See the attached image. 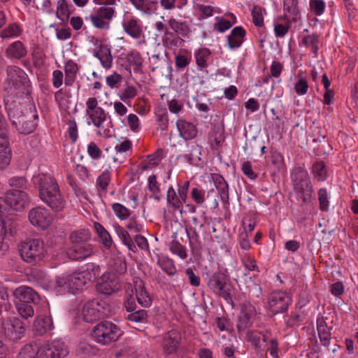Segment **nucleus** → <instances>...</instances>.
<instances>
[{
	"label": "nucleus",
	"instance_id": "19",
	"mask_svg": "<svg viewBox=\"0 0 358 358\" xmlns=\"http://www.w3.org/2000/svg\"><path fill=\"white\" fill-rule=\"evenodd\" d=\"M94 254V248L90 243L73 245L66 250V256L73 261H83Z\"/></svg>",
	"mask_w": 358,
	"mask_h": 358
},
{
	"label": "nucleus",
	"instance_id": "64",
	"mask_svg": "<svg viewBox=\"0 0 358 358\" xmlns=\"http://www.w3.org/2000/svg\"><path fill=\"white\" fill-rule=\"evenodd\" d=\"M204 195L205 192L202 189H199L196 187L192 189V198L197 204H202L204 202Z\"/></svg>",
	"mask_w": 358,
	"mask_h": 358
},
{
	"label": "nucleus",
	"instance_id": "23",
	"mask_svg": "<svg viewBox=\"0 0 358 358\" xmlns=\"http://www.w3.org/2000/svg\"><path fill=\"white\" fill-rule=\"evenodd\" d=\"M271 336L269 331H248L246 333V341L251 343L254 349L259 351L262 348L261 340L263 342H267Z\"/></svg>",
	"mask_w": 358,
	"mask_h": 358
},
{
	"label": "nucleus",
	"instance_id": "5",
	"mask_svg": "<svg viewBox=\"0 0 358 358\" xmlns=\"http://www.w3.org/2000/svg\"><path fill=\"white\" fill-rule=\"evenodd\" d=\"M123 334V331L110 321L98 323L92 330V338L98 343L108 345L117 341Z\"/></svg>",
	"mask_w": 358,
	"mask_h": 358
},
{
	"label": "nucleus",
	"instance_id": "46",
	"mask_svg": "<svg viewBox=\"0 0 358 358\" xmlns=\"http://www.w3.org/2000/svg\"><path fill=\"white\" fill-rule=\"evenodd\" d=\"M20 33L21 29L19 25L16 23H13L3 29L0 33V36L1 38H10L18 36L20 35Z\"/></svg>",
	"mask_w": 358,
	"mask_h": 358
},
{
	"label": "nucleus",
	"instance_id": "1",
	"mask_svg": "<svg viewBox=\"0 0 358 358\" xmlns=\"http://www.w3.org/2000/svg\"><path fill=\"white\" fill-rule=\"evenodd\" d=\"M6 109L12 124L20 133L28 134L34 131L37 126L38 114L33 103L12 101L6 103Z\"/></svg>",
	"mask_w": 358,
	"mask_h": 358
},
{
	"label": "nucleus",
	"instance_id": "53",
	"mask_svg": "<svg viewBox=\"0 0 358 358\" xmlns=\"http://www.w3.org/2000/svg\"><path fill=\"white\" fill-rule=\"evenodd\" d=\"M251 14L255 25L259 27H262L264 25L262 8L258 6H255L252 10Z\"/></svg>",
	"mask_w": 358,
	"mask_h": 358
},
{
	"label": "nucleus",
	"instance_id": "10",
	"mask_svg": "<svg viewBox=\"0 0 358 358\" xmlns=\"http://www.w3.org/2000/svg\"><path fill=\"white\" fill-rule=\"evenodd\" d=\"M121 284L117 275L113 272H106L98 279L96 284V291L103 294L110 295L118 292Z\"/></svg>",
	"mask_w": 358,
	"mask_h": 358
},
{
	"label": "nucleus",
	"instance_id": "35",
	"mask_svg": "<svg viewBox=\"0 0 358 358\" xmlns=\"http://www.w3.org/2000/svg\"><path fill=\"white\" fill-rule=\"evenodd\" d=\"M127 318L136 325L147 324L148 322V311L144 309L134 310L128 315Z\"/></svg>",
	"mask_w": 358,
	"mask_h": 358
},
{
	"label": "nucleus",
	"instance_id": "9",
	"mask_svg": "<svg viewBox=\"0 0 358 358\" xmlns=\"http://www.w3.org/2000/svg\"><path fill=\"white\" fill-rule=\"evenodd\" d=\"M108 304L102 300L92 299L86 302L83 308V320L87 322H93L105 317Z\"/></svg>",
	"mask_w": 358,
	"mask_h": 358
},
{
	"label": "nucleus",
	"instance_id": "51",
	"mask_svg": "<svg viewBox=\"0 0 358 358\" xmlns=\"http://www.w3.org/2000/svg\"><path fill=\"white\" fill-rule=\"evenodd\" d=\"M110 180V173L109 171H106L98 177L96 180V185L102 192H106Z\"/></svg>",
	"mask_w": 358,
	"mask_h": 358
},
{
	"label": "nucleus",
	"instance_id": "59",
	"mask_svg": "<svg viewBox=\"0 0 358 358\" xmlns=\"http://www.w3.org/2000/svg\"><path fill=\"white\" fill-rule=\"evenodd\" d=\"M241 169L243 174L251 180H255L258 176V175L252 171L251 162L249 161L243 163Z\"/></svg>",
	"mask_w": 358,
	"mask_h": 358
},
{
	"label": "nucleus",
	"instance_id": "18",
	"mask_svg": "<svg viewBox=\"0 0 358 358\" xmlns=\"http://www.w3.org/2000/svg\"><path fill=\"white\" fill-rule=\"evenodd\" d=\"M237 283L240 289L243 291V293L252 300L260 297L262 294V287L252 277L245 275L244 277L237 281Z\"/></svg>",
	"mask_w": 358,
	"mask_h": 358
},
{
	"label": "nucleus",
	"instance_id": "54",
	"mask_svg": "<svg viewBox=\"0 0 358 358\" xmlns=\"http://www.w3.org/2000/svg\"><path fill=\"white\" fill-rule=\"evenodd\" d=\"M170 250L173 254L178 255L182 259H185L187 257L185 247L178 241H173L171 242Z\"/></svg>",
	"mask_w": 358,
	"mask_h": 358
},
{
	"label": "nucleus",
	"instance_id": "39",
	"mask_svg": "<svg viewBox=\"0 0 358 358\" xmlns=\"http://www.w3.org/2000/svg\"><path fill=\"white\" fill-rule=\"evenodd\" d=\"M14 223L10 219H2L0 217V249L6 234L13 233Z\"/></svg>",
	"mask_w": 358,
	"mask_h": 358
},
{
	"label": "nucleus",
	"instance_id": "37",
	"mask_svg": "<svg viewBox=\"0 0 358 358\" xmlns=\"http://www.w3.org/2000/svg\"><path fill=\"white\" fill-rule=\"evenodd\" d=\"M94 227L104 247L109 248L112 245V238L108 231L102 224L96 222L94 223Z\"/></svg>",
	"mask_w": 358,
	"mask_h": 358
},
{
	"label": "nucleus",
	"instance_id": "24",
	"mask_svg": "<svg viewBox=\"0 0 358 358\" xmlns=\"http://www.w3.org/2000/svg\"><path fill=\"white\" fill-rule=\"evenodd\" d=\"M180 136L185 141L192 140L197 135V129L194 124L184 120H178L176 123Z\"/></svg>",
	"mask_w": 358,
	"mask_h": 358
},
{
	"label": "nucleus",
	"instance_id": "58",
	"mask_svg": "<svg viewBox=\"0 0 358 358\" xmlns=\"http://www.w3.org/2000/svg\"><path fill=\"white\" fill-rule=\"evenodd\" d=\"M91 20L96 28L103 29H108L109 28V22L99 17L97 14L91 15Z\"/></svg>",
	"mask_w": 358,
	"mask_h": 358
},
{
	"label": "nucleus",
	"instance_id": "61",
	"mask_svg": "<svg viewBox=\"0 0 358 358\" xmlns=\"http://www.w3.org/2000/svg\"><path fill=\"white\" fill-rule=\"evenodd\" d=\"M114 9L113 8H110V7H101L98 9L97 10V15L109 21L110 20L112 19L113 15H114Z\"/></svg>",
	"mask_w": 358,
	"mask_h": 358
},
{
	"label": "nucleus",
	"instance_id": "49",
	"mask_svg": "<svg viewBox=\"0 0 358 358\" xmlns=\"http://www.w3.org/2000/svg\"><path fill=\"white\" fill-rule=\"evenodd\" d=\"M112 208L115 215L122 220H127L131 215L130 210L119 203H113Z\"/></svg>",
	"mask_w": 358,
	"mask_h": 358
},
{
	"label": "nucleus",
	"instance_id": "41",
	"mask_svg": "<svg viewBox=\"0 0 358 358\" xmlns=\"http://www.w3.org/2000/svg\"><path fill=\"white\" fill-rule=\"evenodd\" d=\"M157 264L169 275H173L176 272L174 262L171 259L166 257L159 258Z\"/></svg>",
	"mask_w": 358,
	"mask_h": 358
},
{
	"label": "nucleus",
	"instance_id": "4",
	"mask_svg": "<svg viewBox=\"0 0 358 358\" xmlns=\"http://www.w3.org/2000/svg\"><path fill=\"white\" fill-rule=\"evenodd\" d=\"M208 288L227 301H231L230 279L226 271L219 270L208 275L206 279Z\"/></svg>",
	"mask_w": 358,
	"mask_h": 358
},
{
	"label": "nucleus",
	"instance_id": "47",
	"mask_svg": "<svg viewBox=\"0 0 358 358\" xmlns=\"http://www.w3.org/2000/svg\"><path fill=\"white\" fill-rule=\"evenodd\" d=\"M18 313L25 319L34 316V310L31 303H17Z\"/></svg>",
	"mask_w": 358,
	"mask_h": 358
},
{
	"label": "nucleus",
	"instance_id": "36",
	"mask_svg": "<svg viewBox=\"0 0 358 358\" xmlns=\"http://www.w3.org/2000/svg\"><path fill=\"white\" fill-rule=\"evenodd\" d=\"M115 229L119 238L129 250L134 251L136 246L128 231L119 224L115 226Z\"/></svg>",
	"mask_w": 358,
	"mask_h": 358
},
{
	"label": "nucleus",
	"instance_id": "32",
	"mask_svg": "<svg viewBox=\"0 0 358 358\" xmlns=\"http://www.w3.org/2000/svg\"><path fill=\"white\" fill-rule=\"evenodd\" d=\"M11 159V150L9 147V142L3 140L0 141V169H5L8 166Z\"/></svg>",
	"mask_w": 358,
	"mask_h": 358
},
{
	"label": "nucleus",
	"instance_id": "44",
	"mask_svg": "<svg viewBox=\"0 0 358 358\" xmlns=\"http://www.w3.org/2000/svg\"><path fill=\"white\" fill-rule=\"evenodd\" d=\"M167 201L171 204L175 210L182 212V201L178 198L172 187H169L167 191Z\"/></svg>",
	"mask_w": 358,
	"mask_h": 358
},
{
	"label": "nucleus",
	"instance_id": "26",
	"mask_svg": "<svg viewBox=\"0 0 358 358\" xmlns=\"http://www.w3.org/2000/svg\"><path fill=\"white\" fill-rule=\"evenodd\" d=\"M34 330L38 335H43L53 329V322L50 316H41L34 322Z\"/></svg>",
	"mask_w": 358,
	"mask_h": 358
},
{
	"label": "nucleus",
	"instance_id": "27",
	"mask_svg": "<svg viewBox=\"0 0 358 358\" xmlns=\"http://www.w3.org/2000/svg\"><path fill=\"white\" fill-rule=\"evenodd\" d=\"M245 36V31L242 27H234L227 37L229 47L232 49L240 47Z\"/></svg>",
	"mask_w": 358,
	"mask_h": 358
},
{
	"label": "nucleus",
	"instance_id": "29",
	"mask_svg": "<svg viewBox=\"0 0 358 358\" xmlns=\"http://www.w3.org/2000/svg\"><path fill=\"white\" fill-rule=\"evenodd\" d=\"M91 238V233L89 230L81 229L72 231L69 235L71 245L86 244Z\"/></svg>",
	"mask_w": 358,
	"mask_h": 358
},
{
	"label": "nucleus",
	"instance_id": "2",
	"mask_svg": "<svg viewBox=\"0 0 358 358\" xmlns=\"http://www.w3.org/2000/svg\"><path fill=\"white\" fill-rule=\"evenodd\" d=\"M34 183L38 187L41 199L53 211L61 212L64 209L66 201L54 177L39 173L34 178Z\"/></svg>",
	"mask_w": 358,
	"mask_h": 358
},
{
	"label": "nucleus",
	"instance_id": "30",
	"mask_svg": "<svg viewBox=\"0 0 358 358\" xmlns=\"http://www.w3.org/2000/svg\"><path fill=\"white\" fill-rule=\"evenodd\" d=\"M6 53L8 57L21 59L27 55V49L21 41H17L7 48Z\"/></svg>",
	"mask_w": 358,
	"mask_h": 358
},
{
	"label": "nucleus",
	"instance_id": "40",
	"mask_svg": "<svg viewBox=\"0 0 358 358\" xmlns=\"http://www.w3.org/2000/svg\"><path fill=\"white\" fill-rule=\"evenodd\" d=\"M170 27L178 34L183 36L187 35L189 29L186 22H178L176 19L171 18L169 20Z\"/></svg>",
	"mask_w": 358,
	"mask_h": 358
},
{
	"label": "nucleus",
	"instance_id": "62",
	"mask_svg": "<svg viewBox=\"0 0 358 358\" xmlns=\"http://www.w3.org/2000/svg\"><path fill=\"white\" fill-rule=\"evenodd\" d=\"M87 152L89 155L94 159L100 158L101 155V150L94 142H91L87 146Z\"/></svg>",
	"mask_w": 358,
	"mask_h": 358
},
{
	"label": "nucleus",
	"instance_id": "7",
	"mask_svg": "<svg viewBox=\"0 0 358 358\" xmlns=\"http://www.w3.org/2000/svg\"><path fill=\"white\" fill-rule=\"evenodd\" d=\"M292 178L294 189L298 196L303 203L310 201L313 189L307 171L301 167L295 168Z\"/></svg>",
	"mask_w": 358,
	"mask_h": 358
},
{
	"label": "nucleus",
	"instance_id": "56",
	"mask_svg": "<svg viewBox=\"0 0 358 358\" xmlns=\"http://www.w3.org/2000/svg\"><path fill=\"white\" fill-rule=\"evenodd\" d=\"M310 6L316 15H320L324 10L325 3L322 0H310Z\"/></svg>",
	"mask_w": 358,
	"mask_h": 358
},
{
	"label": "nucleus",
	"instance_id": "60",
	"mask_svg": "<svg viewBox=\"0 0 358 358\" xmlns=\"http://www.w3.org/2000/svg\"><path fill=\"white\" fill-rule=\"evenodd\" d=\"M308 88V82L303 78L299 79L294 86L295 92L299 95L305 94Z\"/></svg>",
	"mask_w": 358,
	"mask_h": 358
},
{
	"label": "nucleus",
	"instance_id": "48",
	"mask_svg": "<svg viewBox=\"0 0 358 358\" xmlns=\"http://www.w3.org/2000/svg\"><path fill=\"white\" fill-rule=\"evenodd\" d=\"M313 172L315 178L318 181H323L326 179L327 171L324 163L323 162H318L313 164Z\"/></svg>",
	"mask_w": 358,
	"mask_h": 358
},
{
	"label": "nucleus",
	"instance_id": "52",
	"mask_svg": "<svg viewBox=\"0 0 358 358\" xmlns=\"http://www.w3.org/2000/svg\"><path fill=\"white\" fill-rule=\"evenodd\" d=\"M133 289H131L129 292V289L127 290L126 299L124 303V306L127 312H133L136 310V297L134 296Z\"/></svg>",
	"mask_w": 358,
	"mask_h": 358
},
{
	"label": "nucleus",
	"instance_id": "15",
	"mask_svg": "<svg viewBox=\"0 0 358 358\" xmlns=\"http://www.w3.org/2000/svg\"><path fill=\"white\" fill-rule=\"evenodd\" d=\"M30 222L35 227L46 229L52 223L53 217L48 210L37 207L32 208L28 215Z\"/></svg>",
	"mask_w": 358,
	"mask_h": 358
},
{
	"label": "nucleus",
	"instance_id": "22",
	"mask_svg": "<svg viewBox=\"0 0 358 358\" xmlns=\"http://www.w3.org/2000/svg\"><path fill=\"white\" fill-rule=\"evenodd\" d=\"M136 298L139 304L143 307H148L152 303V299L145 288L144 282L138 278L134 279Z\"/></svg>",
	"mask_w": 358,
	"mask_h": 358
},
{
	"label": "nucleus",
	"instance_id": "42",
	"mask_svg": "<svg viewBox=\"0 0 358 358\" xmlns=\"http://www.w3.org/2000/svg\"><path fill=\"white\" fill-rule=\"evenodd\" d=\"M71 14L69 5L65 0H59L57 9V17L62 21L67 20Z\"/></svg>",
	"mask_w": 358,
	"mask_h": 358
},
{
	"label": "nucleus",
	"instance_id": "12",
	"mask_svg": "<svg viewBox=\"0 0 358 358\" xmlns=\"http://www.w3.org/2000/svg\"><path fill=\"white\" fill-rule=\"evenodd\" d=\"M292 299L289 295L282 291H275L268 297V308L273 314L284 313L287 310Z\"/></svg>",
	"mask_w": 358,
	"mask_h": 358
},
{
	"label": "nucleus",
	"instance_id": "33",
	"mask_svg": "<svg viewBox=\"0 0 358 358\" xmlns=\"http://www.w3.org/2000/svg\"><path fill=\"white\" fill-rule=\"evenodd\" d=\"M124 29L127 34L134 38H139L142 34V27L136 19H131L124 24Z\"/></svg>",
	"mask_w": 358,
	"mask_h": 358
},
{
	"label": "nucleus",
	"instance_id": "50",
	"mask_svg": "<svg viewBox=\"0 0 358 358\" xmlns=\"http://www.w3.org/2000/svg\"><path fill=\"white\" fill-rule=\"evenodd\" d=\"M210 55V51L208 48H202L196 55V62L200 68L207 66L206 60Z\"/></svg>",
	"mask_w": 358,
	"mask_h": 358
},
{
	"label": "nucleus",
	"instance_id": "11",
	"mask_svg": "<svg viewBox=\"0 0 358 358\" xmlns=\"http://www.w3.org/2000/svg\"><path fill=\"white\" fill-rule=\"evenodd\" d=\"M2 326L6 339L10 342L21 339L26 331L24 323L17 317L3 322Z\"/></svg>",
	"mask_w": 358,
	"mask_h": 358
},
{
	"label": "nucleus",
	"instance_id": "34",
	"mask_svg": "<svg viewBox=\"0 0 358 358\" xmlns=\"http://www.w3.org/2000/svg\"><path fill=\"white\" fill-rule=\"evenodd\" d=\"M209 141L213 149L217 148L224 141V129L214 127L209 136Z\"/></svg>",
	"mask_w": 358,
	"mask_h": 358
},
{
	"label": "nucleus",
	"instance_id": "55",
	"mask_svg": "<svg viewBox=\"0 0 358 358\" xmlns=\"http://www.w3.org/2000/svg\"><path fill=\"white\" fill-rule=\"evenodd\" d=\"M318 199L320 210L322 211H327L329 208V200L326 189L322 188L319 189Z\"/></svg>",
	"mask_w": 358,
	"mask_h": 358
},
{
	"label": "nucleus",
	"instance_id": "45",
	"mask_svg": "<svg viewBox=\"0 0 358 358\" xmlns=\"http://www.w3.org/2000/svg\"><path fill=\"white\" fill-rule=\"evenodd\" d=\"M319 42V36L316 34H313L312 35H308L304 36L302 39V43L306 46H311L312 50L315 54V56L317 55L318 52V46L317 43Z\"/></svg>",
	"mask_w": 358,
	"mask_h": 358
},
{
	"label": "nucleus",
	"instance_id": "43",
	"mask_svg": "<svg viewBox=\"0 0 358 358\" xmlns=\"http://www.w3.org/2000/svg\"><path fill=\"white\" fill-rule=\"evenodd\" d=\"M8 185L14 189L25 191L28 187V181L25 177L23 176H14L8 180Z\"/></svg>",
	"mask_w": 358,
	"mask_h": 358
},
{
	"label": "nucleus",
	"instance_id": "16",
	"mask_svg": "<svg viewBox=\"0 0 358 358\" xmlns=\"http://www.w3.org/2000/svg\"><path fill=\"white\" fill-rule=\"evenodd\" d=\"M86 114L92 123L97 128H100L106 120L105 110L98 106V101L95 97H90L86 102Z\"/></svg>",
	"mask_w": 358,
	"mask_h": 358
},
{
	"label": "nucleus",
	"instance_id": "38",
	"mask_svg": "<svg viewBox=\"0 0 358 358\" xmlns=\"http://www.w3.org/2000/svg\"><path fill=\"white\" fill-rule=\"evenodd\" d=\"M127 60L130 65L134 66V70L136 72L141 71L143 59L138 52L131 51L128 53Z\"/></svg>",
	"mask_w": 358,
	"mask_h": 358
},
{
	"label": "nucleus",
	"instance_id": "20",
	"mask_svg": "<svg viewBox=\"0 0 358 358\" xmlns=\"http://www.w3.org/2000/svg\"><path fill=\"white\" fill-rule=\"evenodd\" d=\"M181 341V335L176 330H171L163 336L162 348L163 352L166 355H172L178 351Z\"/></svg>",
	"mask_w": 358,
	"mask_h": 358
},
{
	"label": "nucleus",
	"instance_id": "31",
	"mask_svg": "<svg viewBox=\"0 0 358 358\" xmlns=\"http://www.w3.org/2000/svg\"><path fill=\"white\" fill-rule=\"evenodd\" d=\"M95 56L99 59L101 65L105 69H108L111 67L113 57L111 55L110 49L107 45H100Z\"/></svg>",
	"mask_w": 358,
	"mask_h": 358
},
{
	"label": "nucleus",
	"instance_id": "63",
	"mask_svg": "<svg viewBox=\"0 0 358 358\" xmlns=\"http://www.w3.org/2000/svg\"><path fill=\"white\" fill-rule=\"evenodd\" d=\"M157 121L159 122V128L162 131H165L168 128L169 117L166 110L162 111V113L157 114Z\"/></svg>",
	"mask_w": 358,
	"mask_h": 358
},
{
	"label": "nucleus",
	"instance_id": "25",
	"mask_svg": "<svg viewBox=\"0 0 358 358\" xmlns=\"http://www.w3.org/2000/svg\"><path fill=\"white\" fill-rule=\"evenodd\" d=\"M215 186L220 194L223 203H229V186L224 178L220 174L213 173L211 176Z\"/></svg>",
	"mask_w": 358,
	"mask_h": 358
},
{
	"label": "nucleus",
	"instance_id": "14",
	"mask_svg": "<svg viewBox=\"0 0 358 358\" xmlns=\"http://www.w3.org/2000/svg\"><path fill=\"white\" fill-rule=\"evenodd\" d=\"M4 201L13 209L20 211L28 206L30 199L24 190L11 189L6 193Z\"/></svg>",
	"mask_w": 358,
	"mask_h": 358
},
{
	"label": "nucleus",
	"instance_id": "28",
	"mask_svg": "<svg viewBox=\"0 0 358 358\" xmlns=\"http://www.w3.org/2000/svg\"><path fill=\"white\" fill-rule=\"evenodd\" d=\"M317 329L320 337V342L323 345L327 346L331 341L330 328L323 317H318L317 320Z\"/></svg>",
	"mask_w": 358,
	"mask_h": 358
},
{
	"label": "nucleus",
	"instance_id": "17",
	"mask_svg": "<svg viewBox=\"0 0 358 358\" xmlns=\"http://www.w3.org/2000/svg\"><path fill=\"white\" fill-rule=\"evenodd\" d=\"M256 315L257 310L252 304L250 302L243 303L241 306V313L236 325L238 331H243L250 328Z\"/></svg>",
	"mask_w": 358,
	"mask_h": 358
},
{
	"label": "nucleus",
	"instance_id": "21",
	"mask_svg": "<svg viewBox=\"0 0 358 358\" xmlns=\"http://www.w3.org/2000/svg\"><path fill=\"white\" fill-rule=\"evenodd\" d=\"M13 295L19 300V303L36 305L41 300L38 293L27 286H20L16 288L13 292Z\"/></svg>",
	"mask_w": 358,
	"mask_h": 358
},
{
	"label": "nucleus",
	"instance_id": "6",
	"mask_svg": "<svg viewBox=\"0 0 358 358\" xmlns=\"http://www.w3.org/2000/svg\"><path fill=\"white\" fill-rule=\"evenodd\" d=\"M22 259L29 264H36L45 256L44 242L40 238L22 242L20 248Z\"/></svg>",
	"mask_w": 358,
	"mask_h": 358
},
{
	"label": "nucleus",
	"instance_id": "13",
	"mask_svg": "<svg viewBox=\"0 0 358 358\" xmlns=\"http://www.w3.org/2000/svg\"><path fill=\"white\" fill-rule=\"evenodd\" d=\"M6 82L10 89L23 90L29 80L26 73L16 66H9L6 69Z\"/></svg>",
	"mask_w": 358,
	"mask_h": 358
},
{
	"label": "nucleus",
	"instance_id": "57",
	"mask_svg": "<svg viewBox=\"0 0 358 358\" xmlns=\"http://www.w3.org/2000/svg\"><path fill=\"white\" fill-rule=\"evenodd\" d=\"M256 221L255 219L251 216H245L243 218L242 225L244 229L243 232L251 233L255 227Z\"/></svg>",
	"mask_w": 358,
	"mask_h": 358
},
{
	"label": "nucleus",
	"instance_id": "8",
	"mask_svg": "<svg viewBox=\"0 0 358 358\" xmlns=\"http://www.w3.org/2000/svg\"><path fill=\"white\" fill-rule=\"evenodd\" d=\"M87 275L86 271H76L73 273L57 277L55 285L57 287L63 288L71 293L81 291L87 282Z\"/></svg>",
	"mask_w": 358,
	"mask_h": 358
},
{
	"label": "nucleus",
	"instance_id": "3",
	"mask_svg": "<svg viewBox=\"0 0 358 358\" xmlns=\"http://www.w3.org/2000/svg\"><path fill=\"white\" fill-rule=\"evenodd\" d=\"M68 353L64 342L54 340L39 347L34 343L27 344L21 349L17 358H63Z\"/></svg>",
	"mask_w": 358,
	"mask_h": 358
}]
</instances>
